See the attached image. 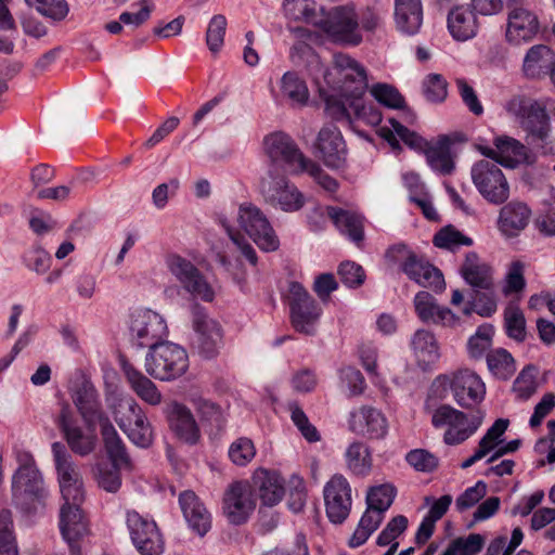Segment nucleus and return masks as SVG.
Wrapping results in <instances>:
<instances>
[{
	"mask_svg": "<svg viewBox=\"0 0 555 555\" xmlns=\"http://www.w3.org/2000/svg\"><path fill=\"white\" fill-rule=\"evenodd\" d=\"M327 215L335 227L352 242L359 244L363 241V218L361 216L338 207H328Z\"/></svg>",
	"mask_w": 555,
	"mask_h": 555,
	"instance_id": "obj_37",
	"label": "nucleus"
},
{
	"mask_svg": "<svg viewBox=\"0 0 555 555\" xmlns=\"http://www.w3.org/2000/svg\"><path fill=\"white\" fill-rule=\"evenodd\" d=\"M493 327L491 325H482L478 327L468 343V353L474 359H480L492 344Z\"/></svg>",
	"mask_w": 555,
	"mask_h": 555,
	"instance_id": "obj_56",
	"label": "nucleus"
},
{
	"mask_svg": "<svg viewBox=\"0 0 555 555\" xmlns=\"http://www.w3.org/2000/svg\"><path fill=\"white\" fill-rule=\"evenodd\" d=\"M555 53L544 44L533 46L524 60V72L530 78H539L553 74Z\"/></svg>",
	"mask_w": 555,
	"mask_h": 555,
	"instance_id": "obj_35",
	"label": "nucleus"
},
{
	"mask_svg": "<svg viewBox=\"0 0 555 555\" xmlns=\"http://www.w3.org/2000/svg\"><path fill=\"white\" fill-rule=\"evenodd\" d=\"M395 495V488L390 485L385 483L373 487L366 494V505L372 509L385 514L391 506Z\"/></svg>",
	"mask_w": 555,
	"mask_h": 555,
	"instance_id": "obj_52",
	"label": "nucleus"
},
{
	"mask_svg": "<svg viewBox=\"0 0 555 555\" xmlns=\"http://www.w3.org/2000/svg\"><path fill=\"white\" fill-rule=\"evenodd\" d=\"M51 451L63 500L82 503L85 501L82 478L70 451L59 441L52 443Z\"/></svg>",
	"mask_w": 555,
	"mask_h": 555,
	"instance_id": "obj_7",
	"label": "nucleus"
},
{
	"mask_svg": "<svg viewBox=\"0 0 555 555\" xmlns=\"http://www.w3.org/2000/svg\"><path fill=\"white\" fill-rule=\"evenodd\" d=\"M521 122L533 141L544 140L551 134L552 126L550 116L545 106L541 105L539 102L533 104V107Z\"/></svg>",
	"mask_w": 555,
	"mask_h": 555,
	"instance_id": "obj_44",
	"label": "nucleus"
},
{
	"mask_svg": "<svg viewBox=\"0 0 555 555\" xmlns=\"http://www.w3.org/2000/svg\"><path fill=\"white\" fill-rule=\"evenodd\" d=\"M192 324L195 332L194 348L206 359L216 357L222 343L220 324L209 318L205 308L198 304L192 306Z\"/></svg>",
	"mask_w": 555,
	"mask_h": 555,
	"instance_id": "obj_14",
	"label": "nucleus"
},
{
	"mask_svg": "<svg viewBox=\"0 0 555 555\" xmlns=\"http://www.w3.org/2000/svg\"><path fill=\"white\" fill-rule=\"evenodd\" d=\"M345 462L351 474L366 477L373 468L372 450L362 441H353L346 449Z\"/></svg>",
	"mask_w": 555,
	"mask_h": 555,
	"instance_id": "obj_38",
	"label": "nucleus"
},
{
	"mask_svg": "<svg viewBox=\"0 0 555 555\" xmlns=\"http://www.w3.org/2000/svg\"><path fill=\"white\" fill-rule=\"evenodd\" d=\"M531 215V209L526 203L511 201L500 210L498 228L506 237H515L527 228Z\"/></svg>",
	"mask_w": 555,
	"mask_h": 555,
	"instance_id": "obj_29",
	"label": "nucleus"
},
{
	"mask_svg": "<svg viewBox=\"0 0 555 555\" xmlns=\"http://www.w3.org/2000/svg\"><path fill=\"white\" fill-rule=\"evenodd\" d=\"M81 503L65 502L60 509V530L73 555H80L77 543L89 534V524L80 508Z\"/></svg>",
	"mask_w": 555,
	"mask_h": 555,
	"instance_id": "obj_21",
	"label": "nucleus"
},
{
	"mask_svg": "<svg viewBox=\"0 0 555 555\" xmlns=\"http://www.w3.org/2000/svg\"><path fill=\"white\" fill-rule=\"evenodd\" d=\"M55 424L62 433L70 451L79 456H87L91 454L96 447V428L83 429L79 425L76 412L69 404L63 403L59 415L55 418Z\"/></svg>",
	"mask_w": 555,
	"mask_h": 555,
	"instance_id": "obj_11",
	"label": "nucleus"
},
{
	"mask_svg": "<svg viewBox=\"0 0 555 555\" xmlns=\"http://www.w3.org/2000/svg\"><path fill=\"white\" fill-rule=\"evenodd\" d=\"M487 493V485L479 480L475 486L467 488L455 501L459 512L466 511L477 504Z\"/></svg>",
	"mask_w": 555,
	"mask_h": 555,
	"instance_id": "obj_63",
	"label": "nucleus"
},
{
	"mask_svg": "<svg viewBox=\"0 0 555 555\" xmlns=\"http://www.w3.org/2000/svg\"><path fill=\"white\" fill-rule=\"evenodd\" d=\"M189 367L186 351L179 345L165 341L153 346L145 357V371L159 380L181 377Z\"/></svg>",
	"mask_w": 555,
	"mask_h": 555,
	"instance_id": "obj_5",
	"label": "nucleus"
},
{
	"mask_svg": "<svg viewBox=\"0 0 555 555\" xmlns=\"http://www.w3.org/2000/svg\"><path fill=\"white\" fill-rule=\"evenodd\" d=\"M406 462L418 472L429 473L437 468L438 459L424 449L410 451L405 456Z\"/></svg>",
	"mask_w": 555,
	"mask_h": 555,
	"instance_id": "obj_62",
	"label": "nucleus"
},
{
	"mask_svg": "<svg viewBox=\"0 0 555 555\" xmlns=\"http://www.w3.org/2000/svg\"><path fill=\"white\" fill-rule=\"evenodd\" d=\"M535 366L527 365L517 376L514 382V390L518 393L521 399L530 398L537 389L535 384Z\"/></svg>",
	"mask_w": 555,
	"mask_h": 555,
	"instance_id": "obj_60",
	"label": "nucleus"
},
{
	"mask_svg": "<svg viewBox=\"0 0 555 555\" xmlns=\"http://www.w3.org/2000/svg\"><path fill=\"white\" fill-rule=\"evenodd\" d=\"M490 373L499 379H508L516 371L515 360L512 354L503 349L491 350L486 357Z\"/></svg>",
	"mask_w": 555,
	"mask_h": 555,
	"instance_id": "obj_47",
	"label": "nucleus"
},
{
	"mask_svg": "<svg viewBox=\"0 0 555 555\" xmlns=\"http://www.w3.org/2000/svg\"><path fill=\"white\" fill-rule=\"evenodd\" d=\"M18 462L20 467L12 482L13 500L16 507L30 514L42 505L47 490L33 455L23 453L18 456Z\"/></svg>",
	"mask_w": 555,
	"mask_h": 555,
	"instance_id": "obj_2",
	"label": "nucleus"
},
{
	"mask_svg": "<svg viewBox=\"0 0 555 555\" xmlns=\"http://www.w3.org/2000/svg\"><path fill=\"white\" fill-rule=\"evenodd\" d=\"M25 3L42 16L53 21L64 20L69 12L66 0H25Z\"/></svg>",
	"mask_w": 555,
	"mask_h": 555,
	"instance_id": "obj_51",
	"label": "nucleus"
},
{
	"mask_svg": "<svg viewBox=\"0 0 555 555\" xmlns=\"http://www.w3.org/2000/svg\"><path fill=\"white\" fill-rule=\"evenodd\" d=\"M371 93L374 99L390 108H401L404 105V99L399 91L387 83H377L372 87Z\"/></svg>",
	"mask_w": 555,
	"mask_h": 555,
	"instance_id": "obj_58",
	"label": "nucleus"
},
{
	"mask_svg": "<svg viewBox=\"0 0 555 555\" xmlns=\"http://www.w3.org/2000/svg\"><path fill=\"white\" fill-rule=\"evenodd\" d=\"M256 455L254 442L245 437L233 441L229 448V457L237 466H246Z\"/></svg>",
	"mask_w": 555,
	"mask_h": 555,
	"instance_id": "obj_55",
	"label": "nucleus"
},
{
	"mask_svg": "<svg viewBox=\"0 0 555 555\" xmlns=\"http://www.w3.org/2000/svg\"><path fill=\"white\" fill-rule=\"evenodd\" d=\"M225 29L227 18L221 14L212 16L206 31V43L212 53L219 52L223 46Z\"/></svg>",
	"mask_w": 555,
	"mask_h": 555,
	"instance_id": "obj_57",
	"label": "nucleus"
},
{
	"mask_svg": "<svg viewBox=\"0 0 555 555\" xmlns=\"http://www.w3.org/2000/svg\"><path fill=\"white\" fill-rule=\"evenodd\" d=\"M131 339L139 348H150L160 345L167 336V325L158 313L152 310H139L132 314L130 324Z\"/></svg>",
	"mask_w": 555,
	"mask_h": 555,
	"instance_id": "obj_17",
	"label": "nucleus"
},
{
	"mask_svg": "<svg viewBox=\"0 0 555 555\" xmlns=\"http://www.w3.org/2000/svg\"><path fill=\"white\" fill-rule=\"evenodd\" d=\"M451 144L450 138L443 134L438 137L437 141L425 150L427 164L433 170L442 176H449L455 169Z\"/></svg>",
	"mask_w": 555,
	"mask_h": 555,
	"instance_id": "obj_34",
	"label": "nucleus"
},
{
	"mask_svg": "<svg viewBox=\"0 0 555 555\" xmlns=\"http://www.w3.org/2000/svg\"><path fill=\"white\" fill-rule=\"evenodd\" d=\"M423 93L428 102L441 103L448 95V82L440 74H429L423 80Z\"/></svg>",
	"mask_w": 555,
	"mask_h": 555,
	"instance_id": "obj_54",
	"label": "nucleus"
},
{
	"mask_svg": "<svg viewBox=\"0 0 555 555\" xmlns=\"http://www.w3.org/2000/svg\"><path fill=\"white\" fill-rule=\"evenodd\" d=\"M259 192L268 205L285 212L300 210L306 203L304 193L287 178L286 173L266 171L259 181Z\"/></svg>",
	"mask_w": 555,
	"mask_h": 555,
	"instance_id": "obj_6",
	"label": "nucleus"
},
{
	"mask_svg": "<svg viewBox=\"0 0 555 555\" xmlns=\"http://www.w3.org/2000/svg\"><path fill=\"white\" fill-rule=\"evenodd\" d=\"M338 274L341 282L350 288L359 287L365 279L363 268L353 261L341 262L338 268Z\"/></svg>",
	"mask_w": 555,
	"mask_h": 555,
	"instance_id": "obj_61",
	"label": "nucleus"
},
{
	"mask_svg": "<svg viewBox=\"0 0 555 555\" xmlns=\"http://www.w3.org/2000/svg\"><path fill=\"white\" fill-rule=\"evenodd\" d=\"M119 428L129 440L140 448H147L153 442V429L142 408L131 398L119 402L114 411Z\"/></svg>",
	"mask_w": 555,
	"mask_h": 555,
	"instance_id": "obj_9",
	"label": "nucleus"
},
{
	"mask_svg": "<svg viewBox=\"0 0 555 555\" xmlns=\"http://www.w3.org/2000/svg\"><path fill=\"white\" fill-rule=\"evenodd\" d=\"M263 149L269 158L267 171L274 175L304 172L308 159L299 150L297 143L285 132H273L264 137Z\"/></svg>",
	"mask_w": 555,
	"mask_h": 555,
	"instance_id": "obj_3",
	"label": "nucleus"
},
{
	"mask_svg": "<svg viewBox=\"0 0 555 555\" xmlns=\"http://www.w3.org/2000/svg\"><path fill=\"white\" fill-rule=\"evenodd\" d=\"M493 144L495 149L479 145L478 151L495 164L498 163L506 168H516L521 164H532L534 162L528 149L520 141L512 137H496L493 140Z\"/></svg>",
	"mask_w": 555,
	"mask_h": 555,
	"instance_id": "obj_20",
	"label": "nucleus"
},
{
	"mask_svg": "<svg viewBox=\"0 0 555 555\" xmlns=\"http://www.w3.org/2000/svg\"><path fill=\"white\" fill-rule=\"evenodd\" d=\"M122 370L134 392L151 405L162 402V393L156 385L130 363L122 361Z\"/></svg>",
	"mask_w": 555,
	"mask_h": 555,
	"instance_id": "obj_39",
	"label": "nucleus"
},
{
	"mask_svg": "<svg viewBox=\"0 0 555 555\" xmlns=\"http://www.w3.org/2000/svg\"><path fill=\"white\" fill-rule=\"evenodd\" d=\"M351 486L340 474L334 475L324 487L325 511L333 524H343L349 516L352 505Z\"/></svg>",
	"mask_w": 555,
	"mask_h": 555,
	"instance_id": "obj_19",
	"label": "nucleus"
},
{
	"mask_svg": "<svg viewBox=\"0 0 555 555\" xmlns=\"http://www.w3.org/2000/svg\"><path fill=\"white\" fill-rule=\"evenodd\" d=\"M179 503L185 520L198 535H205L211 526V517L198 496L190 490L179 495Z\"/></svg>",
	"mask_w": 555,
	"mask_h": 555,
	"instance_id": "obj_30",
	"label": "nucleus"
},
{
	"mask_svg": "<svg viewBox=\"0 0 555 555\" xmlns=\"http://www.w3.org/2000/svg\"><path fill=\"white\" fill-rule=\"evenodd\" d=\"M413 302L417 317L424 323L455 326L460 321L449 308L439 306L437 299L428 292H418Z\"/></svg>",
	"mask_w": 555,
	"mask_h": 555,
	"instance_id": "obj_27",
	"label": "nucleus"
},
{
	"mask_svg": "<svg viewBox=\"0 0 555 555\" xmlns=\"http://www.w3.org/2000/svg\"><path fill=\"white\" fill-rule=\"evenodd\" d=\"M460 272L472 289H489L494 285L492 267L483 261L475 251L466 254Z\"/></svg>",
	"mask_w": 555,
	"mask_h": 555,
	"instance_id": "obj_31",
	"label": "nucleus"
},
{
	"mask_svg": "<svg viewBox=\"0 0 555 555\" xmlns=\"http://www.w3.org/2000/svg\"><path fill=\"white\" fill-rule=\"evenodd\" d=\"M411 344L418 364L424 370L440 358L437 339L430 331L417 330Z\"/></svg>",
	"mask_w": 555,
	"mask_h": 555,
	"instance_id": "obj_41",
	"label": "nucleus"
},
{
	"mask_svg": "<svg viewBox=\"0 0 555 555\" xmlns=\"http://www.w3.org/2000/svg\"><path fill=\"white\" fill-rule=\"evenodd\" d=\"M281 94L293 107H304L309 101L306 81L295 72H287L281 78Z\"/></svg>",
	"mask_w": 555,
	"mask_h": 555,
	"instance_id": "obj_42",
	"label": "nucleus"
},
{
	"mask_svg": "<svg viewBox=\"0 0 555 555\" xmlns=\"http://www.w3.org/2000/svg\"><path fill=\"white\" fill-rule=\"evenodd\" d=\"M447 26L450 35L457 41H466L476 36L478 23L468 5H456L448 13Z\"/></svg>",
	"mask_w": 555,
	"mask_h": 555,
	"instance_id": "obj_33",
	"label": "nucleus"
},
{
	"mask_svg": "<svg viewBox=\"0 0 555 555\" xmlns=\"http://www.w3.org/2000/svg\"><path fill=\"white\" fill-rule=\"evenodd\" d=\"M169 272L176 278L181 288L194 300L201 299L211 302L215 298V291L207 281L204 273L190 260L179 256L170 255L167 258Z\"/></svg>",
	"mask_w": 555,
	"mask_h": 555,
	"instance_id": "obj_10",
	"label": "nucleus"
},
{
	"mask_svg": "<svg viewBox=\"0 0 555 555\" xmlns=\"http://www.w3.org/2000/svg\"><path fill=\"white\" fill-rule=\"evenodd\" d=\"M423 17L422 0H395V22L400 33L409 36L417 34Z\"/></svg>",
	"mask_w": 555,
	"mask_h": 555,
	"instance_id": "obj_32",
	"label": "nucleus"
},
{
	"mask_svg": "<svg viewBox=\"0 0 555 555\" xmlns=\"http://www.w3.org/2000/svg\"><path fill=\"white\" fill-rule=\"evenodd\" d=\"M318 25L334 42L358 46L362 41V36L358 31L359 23L352 9L337 7Z\"/></svg>",
	"mask_w": 555,
	"mask_h": 555,
	"instance_id": "obj_15",
	"label": "nucleus"
},
{
	"mask_svg": "<svg viewBox=\"0 0 555 555\" xmlns=\"http://www.w3.org/2000/svg\"><path fill=\"white\" fill-rule=\"evenodd\" d=\"M120 469L122 468L115 465H98L96 481L99 487L107 492H116L121 486Z\"/></svg>",
	"mask_w": 555,
	"mask_h": 555,
	"instance_id": "obj_59",
	"label": "nucleus"
},
{
	"mask_svg": "<svg viewBox=\"0 0 555 555\" xmlns=\"http://www.w3.org/2000/svg\"><path fill=\"white\" fill-rule=\"evenodd\" d=\"M104 448L112 465L124 469H131L132 464L126 446L112 423H106L101 429Z\"/></svg>",
	"mask_w": 555,
	"mask_h": 555,
	"instance_id": "obj_40",
	"label": "nucleus"
},
{
	"mask_svg": "<svg viewBox=\"0 0 555 555\" xmlns=\"http://www.w3.org/2000/svg\"><path fill=\"white\" fill-rule=\"evenodd\" d=\"M254 482L263 504L273 506L282 500L285 492L284 480L278 472L258 469L255 473Z\"/></svg>",
	"mask_w": 555,
	"mask_h": 555,
	"instance_id": "obj_36",
	"label": "nucleus"
},
{
	"mask_svg": "<svg viewBox=\"0 0 555 555\" xmlns=\"http://www.w3.org/2000/svg\"><path fill=\"white\" fill-rule=\"evenodd\" d=\"M483 544L485 539L479 533H470L466 538H457L450 543L459 555H477Z\"/></svg>",
	"mask_w": 555,
	"mask_h": 555,
	"instance_id": "obj_64",
	"label": "nucleus"
},
{
	"mask_svg": "<svg viewBox=\"0 0 555 555\" xmlns=\"http://www.w3.org/2000/svg\"><path fill=\"white\" fill-rule=\"evenodd\" d=\"M349 427L351 431L374 440L384 439L388 433L387 418L372 406H362L351 412Z\"/></svg>",
	"mask_w": 555,
	"mask_h": 555,
	"instance_id": "obj_26",
	"label": "nucleus"
},
{
	"mask_svg": "<svg viewBox=\"0 0 555 555\" xmlns=\"http://www.w3.org/2000/svg\"><path fill=\"white\" fill-rule=\"evenodd\" d=\"M334 68L344 78V92L351 96L349 106L357 119L367 125L376 126L382 121V114L373 105H365L362 96L367 90V76L365 68L354 59L344 53H336L333 56Z\"/></svg>",
	"mask_w": 555,
	"mask_h": 555,
	"instance_id": "obj_1",
	"label": "nucleus"
},
{
	"mask_svg": "<svg viewBox=\"0 0 555 555\" xmlns=\"http://www.w3.org/2000/svg\"><path fill=\"white\" fill-rule=\"evenodd\" d=\"M314 149L317 156L327 167L339 168L346 160V144L340 131L334 125H326L319 131Z\"/></svg>",
	"mask_w": 555,
	"mask_h": 555,
	"instance_id": "obj_23",
	"label": "nucleus"
},
{
	"mask_svg": "<svg viewBox=\"0 0 555 555\" xmlns=\"http://www.w3.org/2000/svg\"><path fill=\"white\" fill-rule=\"evenodd\" d=\"M73 401L85 426L88 428H96V425L100 424L102 429L106 423H111L108 416L102 409L99 392L92 385L82 384L76 390Z\"/></svg>",
	"mask_w": 555,
	"mask_h": 555,
	"instance_id": "obj_25",
	"label": "nucleus"
},
{
	"mask_svg": "<svg viewBox=\"0 0 555 555\" xmlns=\"http://www.w3.org/2000/svg\"><path fill=\"white\" fill-rule=\"evenodd\" d=\"M12 526L11 512L3 509L0 513V555H18Z\"/></svg>",
	"mask_w": 555,
	"mask_h": 555,
	"instance_id": "obj_53",
	"label": "nucleus"
},
{
	"mask_svg": "<svg viewBox=\"0 0 555 555\" xmlns=\"http://www.w3.org/2000/svg\"><path fill=\"white\" fill-rule=\"evenodd\" d=\"M455 402L465 409L480 403L486 395V386L481 378L470 370H460L450 382Z\"/></svg>",
	"mask_w": 555,
	"mask_h": 555,
	"instance_id": "obj_22",
	"label": "nucleus"
},
{
	"mask_svg": "<svg viewBox=\"0 0 555 555\" xmlns=\"http://www.w3.org/2000/svg\"><path fill=\"white\" fill-rule=\"evenodd\" d=\"M236 221L260 249L274 251L279 248L280 241L270 221L253 203H243L238 206Z\"/></svg>",
	"mask_w": 555,
	"mask_h": 555,
	"instance_id": "obj_8",
	"label": "nucleus"
},
{
	"mask_svg": "<svg viewBox=\"0 0 555 555\" xmlns=\"http://www.w3.org/2000/svg\"><path fill=\"white\" fill-rule=\"evenodd\" d=\"M127 526L130 538L141 555H159L164 550V541L156 522L144 518L138 512L127 513Z\"/></svg>",
	"mask_w": 555,
	"mask_h": 555,
	"instance_id": "obj_16",
	"label": "nucleus"
},
{
	"mask_svg": "<svg viewBox=\"0 0 555 555\" xmlns=\"http://www.w3.org/2000/svg\"><path fill=\"white\" fill-rule=\"evenodd\" d=\"M384 516L385 514L366 506V511L362 515L357 529L349 540V545L351 547H358L364 544L371 534L379 527Z\"/></svg>",
	"mask_w": 555,
	"mask_h": 555,
	"instance_id": "obj_48",
	"label": "nucleus"
},
{
	"mask_svg": "<svg viewBox=\"0 0 555 555\" xmlns=\"http://www.w3.org/2000/svg\"><path fill=\"white\" fill-rule=\"evenodd\" d=\"M472 179L481 196L491 204L500 205L509 196L508 182L500 167L491 160L482 159L472 168Z\"/></svg>",
	"mask_w": 555,
	"mask_h": 555,
	"instance_id": "obj_12",
	"label": "nucleus"
},
{
	"mask_svg": "<svg viewBox=\"0 0 555 555\" xmlns=\"http://www.w3.org/2000/svg\"><path fill=\"white\" fill-rule=\"evenodd\" d=\"M496 310L494 285L489 289L475 288L469 294V301L464 309L465 314L476 311L481 317H490Z\"/></svg>",
	"mask_w": 555,
	"mask_h": 555,
	"instance_id": "obj_49",
	"label": "nucleus"
},
{
	"mask_svg": "<svg viewBox=\"0 0 555 555\" xmlns=\"http://www.w3.org/2000/svg\"><path fill=\"white\" fill-rule=\"evenodd\" d=\"M288 304L293 327L305 335H314L321 317V308L298 282L289 284Z\"/></svg>",
	"mask_w": 555,
	"mask_h": 555,
	"instance_id": "obj_13",
	"label": "nucleus"
},
{
	"mask_svg": "<svg viewBox=\"0 0 555 555\" xmlns=\"http://www.w3.org/2000/svg\"><path fill=\"white\" fill-rule=\"evenodd\" d=\"M318 4L314 0H283L282 12L288 20L317 24Z\"/></svg>",
	"mask_w": 555,
	"mask_h": 555,
	"instance_id": "obj_46",
	"label": "nucleus"
},
{
	"mask_svg": "<svg viewBox=\"0 0 555 555\" xmlns=\"http://www.w3.org/2000/svg\"><path fill=\"white\" fill-rule=\"evenodd\" d=\"M462 416L453 417L452 425L447 429L443 440L447 444H459L468 439L481 425L482 415H476L468 420L467 415L462 412Z\"/></svg>",
	"mask_w": 555,
	"mask_h": 555,
	"instance_id": "obj_45",
	"label": "nucleus"
},
{
	"mask_svg": "<svg viewBox=\"0 0 555 555\" xmlns=\"http://www.w3.org/2000/svg\"><path fill=\"white\" fill-rule=\"evenodd\" d=\"M386 257L390 261L400 262L401 270L420 286L433 288L435 292L444 289L446 283L441 271L425 258L409 250L405 245L391 246Z\"/></svg>",
	"mask_w": 555,
	"mask_h": 555,
	"instance_id": "obj_4",
	"label": "nucleus"
},
{
	"mask_svg": "<svg viewBox=\"0 0 555 555\" xmlns=\"http://www.w3.org/2000/svg\"><path fill=\"white\" fill-rule=\"evenodd\" d=\"M539 30L538 17L525 8H513L508 12L506 38L514 44L531 40Z\"/></svg>",
	"mask_w": 555,
	"mask_h": 555,
	"instance_id": "obj_28",
	"label": "nucleus"
},
{
	"mask_svg": "<svg viewBox=\"0 0 555 555\" xmlns=\"http://www.w3.org/2000/svg\"><path fill=\"white\" fill-rule=\"evenodd\" d=\"M256 507L253 490L247 481H234L228 486L223 494V514L233 525L247 521Z\"/></svg>",
	"mask_w": 555,
	"mask_h": 555,
	"instance_id": "obj_18",
	"label": "nucleus"
},
{
	"mask_svg": "<svg viewBox=\"0 0 555 555\" xmlns=\"http://www.w3.org/2000/svg\"><path fill=\"white\" fill-rule=\"evenodd\" d=\"M433 243L438 248L454 251L460 246H470L473 244V240L464 235L454 227L448 225L441 229L434 236Z\"/></svg>",
	"mask_w": 555,
	"mask_h": 555,
	"instance_id": "obj_50",
	"label": "nucleus"
},
{
	"mask_svg": "<svg viewBox=\"0 0 555 555\" xmlns=\"http://www.w3.org/2000/svg\"><path fill=\"white\" fill-rule=\"evenodd\" d=\"M389 124L391 125V128L383 126L379 128L378 134L385 139L392 149L400 147L397 137H399L406 145L413 149H422L424 145H426L425 140L421 135L414 131H411L395 118H390Z\"/></svg>",
	"mask_w": 555,
	"mask_h": 555,
	"instance_id": "obj_43",
	"label": "nucleus"
},
{
	"mask_svg": "<svg viewBox=\"0 0 555 555\" xmlns=\"http://www.w3.org/2000/svg\"><path fill=\"white\" fill-rule=\"evenodd\" d=\"M169 428L185 443L195 444L201 438L199 427L191 410L177 401L168 402L164 408Z\"/></svg>",
	"mask_w": 555,
	"mask_h": 555,
	"instance_id": "obj_24",
	"label": "nucleus"
}]
</instances>
